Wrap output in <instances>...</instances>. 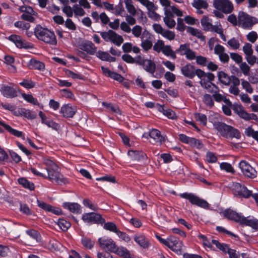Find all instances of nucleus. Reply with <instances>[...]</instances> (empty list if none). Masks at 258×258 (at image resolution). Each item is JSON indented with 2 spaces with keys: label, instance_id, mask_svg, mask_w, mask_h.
I'll list each match as a JSON object with an SVG mask.
<instances>
[{
  "label": "nucleus",
  "instance_id": "1",
  "mask_svg": "<svg viewBox=\"0 0 258 258\" xmlns=\"http://www.w3.org/2000/svg\"><path fill=\"white\" fill-rule=\"evenodd\" d=\"M213 126L221 136L224 138L230 139L235 138L239 140L241 137V134L239 130L225 122L215 121L213 123Z\"/></svg>",
  "mask_w": 258,
  "mask_h": 258
},
{
  "label": "nucleus",
  "instance_id": "2",
  "mask_svg": "<svg viewBox=\"0 0 258 258\" xmlns=\"http://www.w3.org/2000/svg\"><path fill=\"white\" fill-rule=\"evenodd\" d=\"M34 34L39 40L46 43L52 45L57 44V39L54 33L47 28L37 25L35 28Z\"/></svg>",
  "mask_w": 258,
  "mask_h": 258
},
{
  "label": "nucleus",
  "instance_id": "3",
  "mask_svg": "<svg viewBox=\"0 0 258 258\" xmlns=\"http://www.w3.org/2000/svg\"><path fill=\"white\" fill-rule=\"evenodd\" d=\"M155 237L161 243L166 246L173 251L177 254L181 253L182 242L177 237L170 235L165 239L158 234H156Z\"/></svg>",
  "mask_w": 258,
  "mask_h": 258
},
{
  "label": "nucleus",
  "instance_id": "4",
  "mask_svg": "<svg viewBox=\"0 0 258 258\" xmlns=\"http://www.w3.org/2000/svg\"><path fill=\"white\" fill-rule=\"evenodd\" d=\"M58 167L56 166V168L52 167L51 168H46L47 174L46 175L45 179H48L51 181H54L58 185H64L69 183V179L64 177L58 170Z\"/></svg>",
  "mask_w": 258,
  "mask_h": 258
},
{
  "label": "nucleus",
  "instance_id": "5",
  "mask_svg": "<svg viewBox=\"0 0 258 258\" xmlns=\"http://www.w3.org/2000/svg\"><path fill=\"white\" fill-rule=\"evenodd\" d=\"M180 198L188 200L189 202L194 205L206 210H210V205L206 200L200 198L192 193L184 192L179 195Z\"/></svg>",
  "mask_w": 258,
  "mask_h": 258
},
{
  "label": "nucleus",
  "instance_id": "6",
  "mask_svg": "<svg viewBox=\"0 0 258 258\" xmlns=\"http://www.w3.org/2000/svg\"><path fill=\"white\" fill-rule=\"evenodd\" d=\"M238 21L244 29H251L252 26L258 23L256 18L251 16L243 12H239L238 14Z\"/></svg>",
  "mask_w": 258,
  "mask_h": 258
},
{
  "label": "nucleus",
  "instance_id": "7",
  "mask_svg": "<svg viewBox=\"0 0 258 258\" xmlns=\"http://www.w3.org/2000/svg\"><path fill=\"white\" fill-rule=\"evenodd\" d=\"M225 218L231 221H233L239 225L243 226L246 217L242 213H237L236 211L231 209H225L223 212Z\"/></svg>",
  "mask_w": 258,
  "mask_h": 258
},
{
  "label": "nucleus",
  "instance_id": "8",
  "mask_svg": "<svg viewBox=\"0 0 258 258\" xmlns=\"http://www.w3.org/2000/svg\"><path fill=\"white\" fill-rule=\"evenodd\" d=\"M234 194L239 197L248 199L252 195V191L248 190L244 184L238 182H234L232 185Z\"/></svg>",
  "mask_w": 258,
  "mask_h": 258
},
{
  "label": "nucleus",
  "instance_id": "9",
  "mask_svg": "<svg viewBox=\"0 0 258 258\" xmlns=\"http://www.w3.org/2000/svg\"><path fill=\"white\" fill-rule=\"evenodd\" d=\"M213 6L215 9L225 14H230L233 10V4L229 0H214Z\"/></svg>",
  "mask_w": 258,
  "mask_h": 258
},
{
  "label": "nucleus",
  "instance_id": "10",
  "mask_svg": "<svg viewBox=\"0 0 258 258\" xmlns=\"http://www.w3.org/2000/svg\"><path fill=\"white\" fill-rule=\"evenodd\" d=\"M82 219L84 222L90 224H103L105 221L104 218L100 214L94 212L84 214L82 215Z\"/></svg>",
  "mask_w": 258,
  "mask_h": 258
},
{
  "label": "nucleus",
  "instance_id": "11",
  "mask_svg": "<svg viewBox=\"0 0 258 258\" xmlns=\"http://www.w3.org/2000/svg\"><path fill=\"white\" fill-rule=\"evenodd\" d=\"M238 166L245 176L252 179L256 177L257 171L248 162L242 160L239 163Z\"/></svg>",
  "mask_w": 258,
  "mask_h": 258
},
{
  "label": "nucleus",
  "instance_id": "12",
  "mask_svg": "<svg viewBox=\"0 0 258 258\" xmlns=\"http://www.w3.org/2000/svg\"><path fill=\"white\" fill-rule=\"evenodd\" d=\"M176 52L181 56L185 55L188 60H191L196 58V52L190 48L188 43L180 44Z\"/></svg>",
  "mask_w": 258,
  "mask_h": 258
},
{
  "label": "nucleus",
  "instance_id": "13",
  "mask_svg": "<svg viewBox=\"0 0 258 258\" xmlns=\"http://www.w3.org/2000/svg\"><path fill=\"white\" fill-rule=\"evenodd\" d=\"M98 243L102 249L113 253H114L117 246L115 242L111 238L105 237L99 238L98 239Z\"/></svg>",
  "mask_w": 258,
  "mask_h": 258
},
{
  "label": "nucleus",
  "instance_id": "14",
  "mask_svg": "<svg viewBox=\"0 0 258 258\" xmlns=\"http://www.w3.org/2000/svg\"><path fill=\"white\" fill-rule=\"evenodd\" d=\"M8 39L11 42H13L18 48L25 49H30L33 48V46L32 43L23 40L19 35L12 34L9 36Z\"/></svg>",
  "mask_w": 258,
  "mask_h": 258
},
{
  "label": "nucleus",
  "instance_id": "15",
  "mask_svg": "<svg viewBox=\"0 0 258 258\" xmlns=\"http://www.w3.org/2000/svg\"><path fill=\"white\" fill-rule=\"evenodd\" d=\"M148 135L153 140V142L151 141L153 144L161 145L165 141L166 136L162 135L157 129L152 128L150 130Z\"/></svg>",
  "mask_w": 258,
  "mask_h": 258
},
{
  "label": "nucleus",
  "instance_id": "16",
  "mask_svg": "<svg viewBox=\"0 0 258 258\" xmlns=\"http://www.w3.org/2000/svg\"><path fill=\"white\" fill-rule=\"evenodd\" d=\"M0 91L4 97L8 98H13L18 96L17 89L8 85H2Z\"/></svg>",
  "mask_w": 258,
  "mask_h": 258
},
{
  "label": "nucleus",
  "instance_id": "17",
  "mask_svg": "<svg viewBox=\"0 0 258 258\" xmlns=\"http://www.w3.org/2000/svg\"><path fill=\"white\" fill-rule=\"evenodd\" d=\"M78 48L89 55L95 54L97 50V47L92 41L89 40L82 42L79 44Z\"/></svg>",
  "mask_w": 258,
  "mask_h": 258
},
{
  "label": "nucleus",
  "instance_id": "18",
  "mask_svg": "<svg viewBox=\"0 0 258 258\" xmlns=\"http://www.w3.org/2000/svg\"><path fill=\"white\" fill-rule=\"evenodd\" d=\"M133 239L143 249H148L151 246L149 239L144 234H135Z\"/></svg>",
  "mask_w": 258,
  "mask_h": 258
},
{
  "label": "nucleus",
  "instance_id": "19",
  "mask_svg": "<svg viewBox=\"0 0 258 258\" xmlns=\"http://www.w3.org/2000/svg\"><path fill=\"white\" fill-rule=\"evenodd\" d=\"M127 155L133 161L144 162L148 160L147 154L142 151L130 150L127 152Z\"/></svg>",
  "mask_w": 258,
  "mask_h": 258
},
{
  "label": "nucleus",
  "instance_id": "20",
  "mask_svg": "<svg viewBox=\"0 0 258 258\" xmlns=\"http://www.w3.org/2000/svg\"><path fill=\"white\" fill-rule=\"evenodd\" d=\"M76 109L71 104H63L60 108L59 113L65 118H72L76 114Z\"/></svg>",
  "mask_w": 258,
  "mask_h": 258
},
{
  "label": "nucleus",
  "instance_id": "21",
  "mask_svg": "<svg viewBox=\"0 0 258 258\" xmlns=\"http://www.w3.org/2000/svg\"><path fill=\"white\" fill-rule=\"evenodd\" d=\"M101 69L103 74L106 76L111 78L119 83H121L123 81L124 78L121 75L111 71L108 68L103 66L101 67Z\"/></svg>",
  "mask_w": 258,
  "mask_h": 258
},
{
  "label": "nucleus",
  "instance_id": "22",
  "mask_svg": "<svg viewBox=\"0 0 258 258\" xmlns=\"http://www.w3.org/2000/svg\"><path fill=\"white\" fill-rule=\"evenodd\" d=\"M114 253L122 258H136L134 253H132L125 247L122 246H116Z\"/></svg>",
  "mask_w": 258,
  "mask_h": 258
},
{
  "label": "nucleus",
  "instance_id": "23",
  "mask_svg": "<svg viewBox=\"0 0 258 258\" xmlns=\"http://www.w3.org/2000/svg\"><path fill=\"white\" fill-rule=\"evenodd\" d=\"M195 67L190 63H188L181 67V74L185 77L192 79L194 78Z\"/></svg>",
  "mask_w": 258,
  "mask_h": 258
},
{
  "label": "nucleus",
  "instance_id": "24",
  "mask_svg": "<svg viewBox=\"0 0 258 258\" xmlns=\"http://www.w3.org/2000/svg\"><path fill=\"white\" fill-rule=\"evenodd\" d=\"M62 207L74 214L81 213V206L77 203L64 202L62 204Z\"/></svg>",
  "mask_w": 258,
  "mask_h": 258
},
{
  "label": "nucleus",
  "instance_id": "25",
  "mask_svg": "<svg viewBox=\"0 0 258 258\" xmlns=\"http://www.w3.org/2000/svg\"><path fill=\"white\" fill-rule=\"evenodd\" d=\"M234 112L236 113L241 118L244 119L247 118V112L244 109L243 107L241 104L234 103L232 107Z\"/></svg>",
  "mask_w": 258,
  "mask_h": 258
},
{
  "label": "nucleus",
  "instance_id": "26",
  "mask_svg": "<svg viewBox=\"0 0 258 258\" xmlns=\"http://www.w3.org/2000/svg\"><path fill=\"white\" fill-rule=\"evenodd\" d=\"M142 66L145 71L152 75H153L155 72L156 64L154 61L151 59H146V62H145Z\"/></svg>",
  "mask_w": 258,
  "mask_h": 258
},
{
  "label": "nucleus",
  "instance_id": "27",
  "mask_svg": "<svg viewBox=\"0 0 258 258\" xmlns=\"http://www.w3.org/2000/svg\"><path fill=\"white\" fill-rule=\"evenodd\" d=\"M19 113L20 115L23 116L28 119H34L37 117V114L34 111L25 108H21L19 110Z\"/></svg>",
  "mask_w": 258,
  "mask_h": 258
},
{
  "label": "nucleus",
  "instance_id": "28",
  "mask_svg": "<svg viewBox=\"0 0 258 258\" xmlns=\"http://www.w3.org/2000/svg\"><path fill=\"white\" fill-rule=\"evenodd\" d=\"M217 77L221 83L226 86H229L231 83V76H229L223 71L218 72Z\"/></svg>",
  "mask_w": 258,
  "mask_h": 258
},
{
  "label": "nucleus",
  "instance_id": "29",
  "mask_svg": "<svg viewBox=\"0 0 258 258\" xmlns=\"http://www.w3.org/2000/svg\"><path fill=\"white\" fill-rule=\"evenodd\" d=\"M29 66L30 69L43 71L45 69V64L43 62L39 60L31 59L29 61Z\"/></svg>",
  "mask_w": 258,
  "mask_h": 258
},
{
  "label": "nucleus",
  "instance_id": "30",
  "mask_svg": "<svg viewBox=\"0 0 258 258\" xmlns=\"http://www.w3.org/2000/svg\"><path fill=\"white\" fill-rule=\"evenodd\" d=\"M19 184L21 185L23 187L28 189L30 190H33L35 188L34 184L25 177H21L18 179Z\"/></svg>",
  "mask_w": 258,
  "mask_h": 258
},
{
  "label": "nucleus",
  "instance_id": "31",
  "mask_svg": "<svg viewBox=\"0 0 258 258\" xmlns=\"http://www.w3.org/2000/svg\"><path fill=\"white\" fill-rule=\"evenodd\" d=\"M102 105L106 108L109 109L112 112L119 115H122V111L117 105H114L111 103L103 102Z\"/></svg>",
  "mask_w": 258,
  "mask_h": 258
},
{
  "label": "nucleus",
  "instance_id": "32",
  "mask_svg": "<svg viewBox=\"0 0 258 258\" xmlns=\"http://www.w3.org/2000/svg\"><path fill=\"white\" fill-rule=\"evenodd\" d=\"M186 31L187 33H189L194 36L197 37L202 41H204L205 39V36L203 35L201 31L197 29L191 27H187Z\"/></svg>",
  "mask_w": 258,
  "mask_h": 258
},
{
  "label": "nucleus",
  "instance_id": "33",
  "mask_svg": "<svg viewBox=\"0 0 258 258\" xmlns=\"http://www.w3.org/2000/svg\"><path fill=\"white\" fill-rule=\"evenodd\" d=\"M191 5L197 10L207 9L209 7L208 3L206 0H194Z\"/></svg>",
  "mask_w": 258,
  "mask_h": 258
},
{
  "label": "nucleus",
  "instance_id": "34",
  "mask_svg": "<svg viewBox=\"0 0 258 258\" xmlns=\"http://www.w3.org/2000/svg\"><path fill=\"white\" fill-rule=\"evenodd\" d=\"M212 243L213 244L215 245L217 248L225 253H227L229 251V249L230 248L228 244L224 243H220L217 240L212 239Z\"/></svg>",
  "mask_w": 258,
  "mask_h": 258
},
{
  "label": "nucleus",
  "instance_id": "35",
  "mask_svg": "<svg viewBox=\"0 0 258 258\" xmlns=\"http://www.w3.org/2000/svg\"><path fill=\"white\" fill-rule=\"evenodd\" d=\"M162 53L167 57H170L172 59H175L177 58L175 51L172 49L170 45H165L164 49L162 50Z\"/></svg>",
  "mask_w": 258,
  "mask_h": 258
},
{
  "label": "nucleus",
  "instance_id": "36",
  "mask_svg": "<svg viewBox=\"0 0 258 258\" xmlns=\"http://www.w3.org/2000/svg\"><path fill=\"white\" fill-rule=\"evenodd\" d=\"M11 134L18 138H21L22 139H25V134L22 131H18L16 129L12 128L10 125L7 124L5 128Z\"/></svg>",
  "mask_w": 258,
  "mask_h": 258
},
{
  "label": "nucleus",
  "instance_id": "37",
  "mask_svg": "<svg viewBox=\"0 0 258 258\" xmlns=\"http://www.w3.org/2000/svg\"><path fill=\"white\" fill-rule=\"evenodd\" d=\"M212 20L209 19L208 17L204 16L201 20V23L204 30L208 31L212 26Z\"/></svg>",
  "mask_w": 258,
  "mask_h": 258
},
{
  "label": "nucleus",
  "instance_id": "38",
  "mask_svg": "<svg viewBox=\"0 0 258 258\" xmlns=\"http://www.w3.org/2000/svg\"><path fill=\"white\" fill-rule=\"evenodd\" d=\"M159 110L169 119H174L176 117L175 112L171 109H164V105H161Z\"/></svg>",
  "mask_w": 258,
  "mask_h": 258
},
{
  "label": "nucleus",
  "instance_id": "39",
  "mask_svg": "<svg viewBox=\"0 0 258 258\" xmlns=\"http://www.w3.org/2000/svg\"><path fill=\"white\" fill-rule=\"evenodd\" d=\"M57 224L63 231H66L71 227V223L63 218L58 219Z\"/></svg>",
  "mask_w": 258,
  "mask_h": 258
},
{
  "label": "nucleus",
  "instance_id": "40",
  "mask_svg": "<svg viewBox=\"0 0 258 258\" xmlns=\"http://www.w3.org/2000/svg\"><path fill=\"white\" fill-rule=\"evenodd\" d=\"M113 34H112L111 38L110 41L116 45L117 46H120L121 43L123 42V39L120 35H118L115 32L113 31Z\"/></svg>",
  "mask_w": 258,
  "mask_h": 258
},
{
  "label": "nucleus",
  "instance_id": "41",
  "mask_svg": "<svg viewBox=\"0 0 258 258\" xmlns=\"http://www.w3.org/2000/svg\"><path fill=\"white\" fill-rule=\"evenodd\" d=\"M23 99L27 102H29L34 105H39V103L36 98H34L32 94H27L25 93L22 94Z\"/></svg>",
  "mask_w": 258,
  "mask_h": 258
},
{
  "label": "nucleus",
  "instance_id": "42",
  "mask_svg": "<svg viewBox=\"0 0 258 258\" xmlns=\"http://www.w3.org/2000/svg\"><path fill=\"white\" fill-rule=\"evenodd\" d=\"M212 97L213 96L209 94H205L203 97L204 103L210 108H212L214 105V102Z\"/></svg>",
  "mask_w": 258,
  "mask_h": 258
},
{
  "label": "nucleus",
  "instance_id": "43",
  "mask_svg": "<svg viewBox=\"0 0 258 258\" xmlns=\"http://www.w3.org/2000/svg\"><path fill=\"white\" fill-rule=\"evenodd\" d=\"M26 233L33 239L36 240L37 241H40L41 240V235L36 230L29 229L26 231Z\"/></svg>",
  "mask_w": 258,
  "mask_h": 258
},
{
  "label": "nucleus",
  "instance_id": "44",
  "mask_svg": "<svg viewBox=\"0 0 258 258\" xmlns=\"http://www.w3.org/2000/svg\"><path fill=\"white\" fill-rule=\"evenodd\" d=\"M213 87L215 89V92L213 93L212 96L215 101L220 102L223 99L224 96L219 93V87L214 83H211Z\"/></svg>",
  "mask_w": 258,
  "mask_h": 258
},
{
  "label": "nucleus",
  "instance_id": "45",
  "mask_svg": "<svg viewBox=\"0 0 258 258\" xmlns=\"http://www.w3.org/2000/svg\"><path fill=\"white\" fill-rule=\"evenodd\" d=\"M243 225L248 226L255 230H258V220L256 219H248L246 218Z\"/></svg>",
  "mask_w": 258,
  "mask_h": 258
},
{
  "label": "nucleus",
  "instance_id": "46",
  "mask_svg": "<svg viewBox=\"0 0 258 258\" xmlns=\"http://www.w3.org/2000/svg\"><path fill=\"white\" fill-rule=\"evenodd\" d=\"M188 144L190 146L195 147L198 149H201L203 147V144L202 141L195 138L190 137Z\"/></svg>",
  "mask_w": 258,
  "mask_h": 258
},
{
  "label": "nucleus",
  "instance_id": "47",
  "mask_svg": "<svg viewBox=\"0 0 258 258\" xmlns=\"http://www.w3.org/2000/svg\"><path fill=\"white\" fill-rule=\"evenodd\" d=\"M19 84L27 89L35 87L36 83L30 79H24Z\"/></svg>",
  "mask_w": 258,
  "mask_h": 258
},
{
  "label": "nucleus",
  "instance_id": "48",
  "mask_svg": "<svg viewBox=\"0 0 258 258\" xmlns=\"http://www.w3.org/2000/svg\"><path fill=\"white\" fill-rule=\"evenodd\" d=\"M216 229L219 233H225L231 237H233L236 240H239V236L237 235H236L231 231L227 230L223 227L218 226L216 227Z\"/></svg>",
  "mask_w": 258,
  "mask_h": 258
},
{
  "label": "nucleus",
  "instance_id": "49",
  "mask_svg": "<svg viewBox=\"0 0 258 258\" xmlns=\"http://www.w3.org/2000/svg\"><path fill=\"white\" fill-rule=\"evenodd\" d=\"M81 243L84 247L88 249H91L93 247L95 244V241L91 240L89 238L83 237L81 239Z\"/></svg>",
  "mask_w": 258,
  "mask_h": 258
},
{
  "label": "nucleus",
  "instance_id": "50",
  "mask_svg": "<svg viewBox=\"0 0 258 258\" xmlns=\"http://www.w3.org/2000/svg\"><path fill=\"white\" fill-rule=\"evenodd\" d=\"M103 224L104 229L107 230L114 232L115 233H116L117 231L118 230L115 224L112 222H107L106 223L105 222Z\"/></svg>",
  "mask_w": 258,
  "mask_h": 258
},
{
  "label": "nucleus",
  "instance_id": "51",
  "mask_svg": "<svg viewBox=\"0 0 258 258\" xmlns=\"http://www.w3.org/2000/svg\"><path fill=\"white\" fill-rule=\"evenodd\" d=\"M20 211L21 213L26 215H35L34 212L26 204L20 203Z\"/></svg>",
  "mask_w": 258,
  "mask_h": 258
},
{
  "label": "nucleus",
  "instance_id": "52",
  "mask_svg": "<svg viewBox=\"0 0 258 258\" xmlns=\"http://www.w3.org/2000/svg\"><path fill=\"white\" fill-rule=\"evenodd\" d=\"M65 73L68 77H71L73 79L84 80L85 78V77L83 75L80 74L74 73V72L69 70H67Z\"/></svg>",
  "mask_w": 258,
  "mask_h": 258
},
{
  "label": "nucleus",
  "instance_id": "53",
  "mask_svg": "<svg viewBox=\"0 0 258 258\" xmlns=\"http://www.w3.org/2000/svg\"><path fill=\"white\" fill-rule=\"evenodd\" d=\"M194 117L197 121H200L204 126H206L207 122V116L201 113H195Z\"/></svg>",
  "mask_w": 258,
  "mask_h": 258
},
{
  "label": "nucleus",
  "instance_id": "54",
  "mask_svg": "<svg viewBox=\"0 0 258 258\" xmlns=\"http://www.w3.org/2000/svg\"><path fill=\"white\" fill-rule=\"evenodd\" d=\"M220 168L222 170H224L226 171L227 172L231 173L234 174L235 173V170L232 165L227 162H222L220 164Z\"/></svg>",
  "mask_w": 258,
  "mask_h": 258
},
{
  "label": "nucleus",
  "instance_id": "55",
  "mask_svg": "<svg viewBox=\"0 0 258 258\" xmlns=\"http://www.w3.org/2000/svg\"><path fill=\"white\" fill-rule=\"evenodd\" d=\"M125 4V7L128 12L133 15H135L136 10L135 7L133 5V2L132 0H124Z\"/></svg>",
  "mask_w": 258,
  "mask_h": 258
},
{
  "label": "nucleus",
  "instance_id": "56",
  "mask_svg": "<svg viewBox=\"0 0 258 258\" xmlns=\"http://www.w3.org/2000/svg\"><path fill=\"white\" fill-rule=\"evenodd\" d=\"M61 95L68 99H74L75 96L73 92L69 89H62L60 90Z\"/></svg>",
  "mask_w": 258,
  "mask_h": 258
},
{
  "label": "nucleus",
  "instance_id": "57",
  "mask_svg": "<svg viewBox=\"0 0 258 258\" xmlns=\"http://www.w3.org/2000/svg\"><path fill=\"white\" fill-rule=\"evenodd\" d=\"M206 157L207 162L210 163H216L218 159L215 154L210 151H208L206 153Z\"/></svg>",
  "mask_w": 258,
  "mask_h": 258
},
{
  "label": "nucleus",
  "instance_id": "58",
  "mask_svg": "<svg viewBox=\"0 0 258 258\" xmlns=\"http://www.w3.org/2000/svg\"><path fill=\"white\" fill-rule=\"evenodd\" d=\"M165 45L163 41L161 40H158L153 46V50L157 52H162Z\"/></svg>",
  "mask_w": 258,
  "mask_h": 258
},
{
  "label": "nucleus",
  "instance_id": "59",
  "mask_svg": "<svg viewBox=\"0 0 258 258\" xmlns=\"http://www.w3.org/2000/svg\"><path fill=\"white\" fill-rule=\"evenodd\" d=\"M242 50L245 56L253 54V50L252 45L249 43H245L242 47Z\"/></svg>",
  "mask_w": 258,
  "mask_h": 258
},
{
  "label": "nucleus",
  "instance_id": "60",
  "mask_svg": "<svg viewBox=\"0 0 258 258\" xmlns=\"http://www.w3.org/2000/svg\"><path fill=\"white\" fill-rule=\"evenodd\" d=\"M246 38L250 42L254 43L258 38L257 33L254 31L250 32L246 35Z\"/></svg>",
  "mask_w": 258,
  "mask_h": 258
},
{
  "label": "nucleus",
  "instance_id": "61",
  "mask_svg": "<svg viewBox=\"0 0 258 258\" xmlns=\"http://www.w3.org/2000/svg\"><path fill=\"white\" fill-rule=\"evenodd\" d=\"M38 206L45 211L46 212H48L49 210H50V208H52V205L47 204L46 203L37 200V201Z\"/></svg>",
  "mask_w": 258,
  "mask_h": 258
},
{
  "label": "nucleus",
  "instance_id": "62",
  "mask_svg": "<svg viewBox=\"0 0 258 258\" xmlns=\"http://www.w3.org/2000/svg\"><path fill=\"white\" fill-rule=\"evenodd\" d=\"M96 56L102 61H106L108 60L109 53L106 51L98 50L96 52Z\"/></svg>",
  "mask_w": 258,
  "mask_h": 258
},
{
  "label": "nucleus",
  "instance_id": "63",
  "mask_svg": "<svg viewBox=\"0 0 258 258\" xmlns=\"http://www.w3.org/2000/svg\"><path fill=\"white\" fill-rule=\"evenodd\" d=\"M141 46L145 51H148L152 48L153 44L151 41L146 39L142 40Z\"/></svg>",
  "mask_w": 258,
  "mask_h": 258
},
{
  "label": "nucleus",
  "instance_id": "64",
  "mask_svg": "<svg viewBox=\"0 0 258 258\" xmlns=\"http://www.w3.org/2000/svg\"><path fill=\"white\" fill-rule=\"evenodd\" d=\"M241 85L243 89H245L247 92L249 93L253 92V88L248 81L241 79Z\"/></svg>",
  "mask_w": 258,
  "mask_h": 258
}]
</instances>
